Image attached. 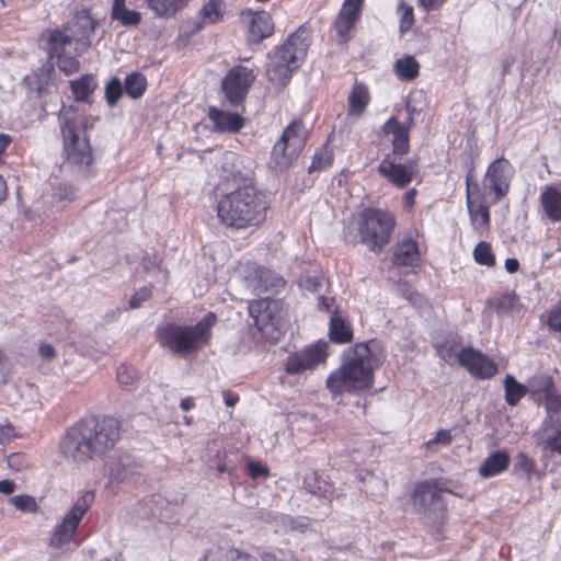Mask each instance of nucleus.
<instances>
[{
	"instance_id": "obj_1",
	"label": "nucleus",
	"mask_w": 561,
	"mask_h": 561,
	"mask_svg": "<svg viewBox=\"0 0 561 561\" xmlns=\"http://www.w3.org/2000/svg\"><path fill=\"white\" fill-rule=\"evenodd\" d=\"M121 438V424L113 416H92L70 426L59 443L62 456L77 463L104 457Z\"/></svg>"
},
{
	"instance_id": "obj_2",
	"label": "nucleus",
	"mask_w": 561,
	"mask_h": 561,
	"mask_svg": "<svg viewBox=\"0 0 561 561\" xmlns=\"http://www.w3.org/2000/svg\"><path fill=\"white\" fill-rule=\"evenodd\" d=\"M266 209L265 196L252 183L222 194L216 205L219 221L234 229L257 226L265 219Z\"/></svg>"
},
{
	"instance_id": "obj_3",
	"label": "nucleus",
	"mask_w": 561,
	"mask_h": 561,
	"mask_svg": "<svg viewBox=\"0 0 561 561\" xmlns=\"http://www.w3.org/2000/svg\"><path fill=\"white\" fill-rule=\"evenodd\" d=\"M374 359L368 343H357L343 352V364L327 379L333 394L359 392L374 385Z\"/></svg>"
},
{
	"instance_id": "obj_4",
	"label": "nucleus",
	"mask_w": 561,
	"mask_h": 561,
	"mask_svg": "<svg viewBox=\"0 0 561 561\" xmlns=\"http://www.w3.org/2000/svg\"><path fill=\"white\" fill-rule=\"evenodd\" d=\"M309 45L308 30L301 25L271 57L265 71L268 81L285 85L306 58Z\"/></svg>"
},
{
	"instance_id": "obj_5",
	"label": "nucleus",
	"mask_w": 561,
	"mask_h": 561,
	"mask_svg": "<svg viewBox=\"0 0 561 561\" xmlns=\"http://www.w3.org/2000/svg\"><path fill=\"white\" fill-rule=\"evenodd\" d=\"M216 320V314L208 312L195 325L167 324L159 331L161 343L175 354L188 355L209 342Z\"/></svg>"
},
{
	"instance_id": "obj_6",
	"label": "nucleus",
	"mask_w": 561,
	"mask_h": 561,
	"mask_svg": "<svg viewBox=\"0 0 561 561\" xmlns=\"http://www.w3.org/2000/svg\"><path fill=\"white\" fill-rule=\"evenodd\" d=\"M396 227L392 213L381 208H365L358 216L357 231L359 242L373 252H381L389 244Z\"/></svg>"
},
{
	"instance_id": "obj_7",
	"label": "nucleus",
	"mask_w": 561,
	"mask_h": 561,
	"mask_svg": "<svg viewBox=\"0 0 561 561\" xmlns=\"http://www.w3.org/2000/svg\"><path fill=\"white\" fill-rule=\"evenodd\" d=\"M444 491L434 481H424L414 486L411 495L412 512L428 525L443 523L447 515Z\"/></svg>"
},
{
	"instance_id": "obj_8",
	"label": "nucleus",
	"mask_w": 561,
	"mask_h": 561,
	"mask_svg": "<svg viewBox=\"0 0 561 561\" xmlns=\"http://www.w3.org/2000/svg\"><path fill=\"white\" fill-rule=\"evenodd\" d=\"M93 501L94 493L91 491L84 492L76 501L71 510L64 516L61 523L54 529L49 538V546L51 548L62 549L72 540L80 520L92 505Z\"/></svg>"
},
{
	"instance_id": "obj_9",
	"label": "nucleus",
	"mask_w": 561,
	"mask_h": 561,
	"mask_svg": "<svg viewBox=\"0 0 561 561\" xmlns=\"http://www.w3.org/2000/svg\"><path fill=\"white\" fill-rule=\"evenodd\" d=\"M215 170L219 176V181L215 183L216 190H220L222 185L229 183L236 187L249 184L248 182L251 183L253 176L252 162L249 161L247 165L243 159L230 151L222 154L216 163Z\"/></svg>"
},
{
	"instance_id": "obj_10",
	"label": "nucleus",
	"mask_w": 561,
	"mask_h": 561,
	"mask_svg": "<svg viewBox=\"0 0 561 561\" xmlns=\"http://www.w3.org/2000/svg\"><path fill=\"white\" fill-rule=\"evenodd\" d=\"M255 79L256 73L253 69L241 65L232 67L221 81L226 101L231 106L242 105Z\"/></svg>"
},
{
	"instance_id": "obj_11",
	"label": "nucleus",
	"mask_w": 561,
	"mask_h": 561,
	"mask_svg": "<svg viewBox=\"0 0 561 561\" xmlns=\"http://www.w3.org/2000/svg\"><path fill=\"white\" fill-rule=\"evenodd\" d=\"M328 358V343L318 341L306 348L288 355L285 363V371L288 375H299L313 369Z\"/></svg>"
},
{
	"instance_id": "obj_12",
	"label": "nucleus",
	"mask_w": 561,
	"mask_h": 561,
	"mask_svg": "<svg viewBox=\"0 0 561 561\" xmlns=\"http://www.w3.org/2000/svg\"><path fill=\"white\" fill-rule=\"evenodd\" d=\"M249 313L261 330L268 327L278 329L285 318L283 301L264 297L249 302Z\"/></svg>"
},
{
	"instance_id": "obj_13",
	"label": "nucleus",
	"mask_w": 561,
	"mask_h": 561,
	"mask_svg": "<svg viewBox=\"0 0 561 561\" xmlns=\"http://www.w3.org/2000/svg\"><path fill=\"white\" fill-rule=\"evenodd\" d=\"M515 170L503 157L495 159L488 168L483 184L494 194V202H500L510 191Z\"/></svg>"
},
{
	"instance_id": "obj_14",
	"label": "nucleus",
	"mask_w": 561,
	"mask_h": 561,
	"mask_svg": "<svg viewBox=\"0 0 561 561\" xmlns=\"http://www.w3.org/2000/svg\"><path fill=\"white\" fill-rule=\"evenodd\" d=\"M248 287L257 295L278 294L285 287V280L273 271L265 267H254L245 276Z\"/></svg>"
},
{
	"instance_id": "obj_15",
	"label": "nucleus",
	"mask_w": 561,
	"mask_h": 561,
	"mask_svg": "<svg viewBox=\"0 0 561 561\" xmlns=\"http://www.w3.org/2000/svg\"><path fill=\"white\" fill-rule=\"evenodd\" d=\"M456 358L470 374L483 379L493 377L497 371L496 365L489 357L470 347L462 348Z\"/></svg>"
},
{
	"instance_id": "obj_16",
	"label": "nucleus",
	"mask_w": 561,
	"mask_h": 561,
	"mask_svg": "<svg viewBox=\"0 0 561 561\" xmlns=\"http://www.w3.org/2000/svg\"><path fill=\"white\" fill-rule=\"evenodd\" d=\"M96 21L92 18L89 9L77 11L72 21L68 25V30L72 41L80 43L82 46H90V37L94 34Z\"/></svg>"
},
{
	"instance_id": "obj_17",
	"label": "nucleus",
	"mask_w": 561,
	"mask_h": 561,
	"mask_svg": "<svg viewBox=\"0 0 561 561\" xmlns=\"http://www.w3.org/2000/svg\"><path fill=\"white\" fill-rule=\"evenodd\" d=\"M379 173L398 187H405L412 181L414 164L409 162L401 164L387 156L378 165Z\"/></svg>"
},
{
	"instance_id": "obj_18",
	"label": "nucleus",
	"mask_w": 561,
	"mask_h": 561,
	"mask_svg": "<svg viewBox=\"0 0 561 561\" xmlns=\"http://www.w3.org/2000/svg\"><path fill=\"white\" fill-rule=\"evenodd\" d=\"M302 151V142H275L271 153L270 167L275 172H284L297 160Z\"/></svg>"
},
{
	"instance_id": "obj_19",
	"label": "nucleus",
	"mask_w": 561,
	"mask_h": 561,
	"mask_svg": "<svg viewBox=\"0 0 561 561\" xmlns=\"http://www.w3.org/2000/svg\"><path fill=\"white\" fill-rule=\"evenodd\" d=\"M108 478L111 482L123 483L138 473L139 466L129 454L113 456L107 462Z\"/></svg>"
},
{
	"instance_id": "obj_20",
	"label": "nucleus",
	"mask_w": 561,
	"mask_h": 561,
	"mask_svg": "<svg viewBox=\"0 0 561 561\" xmlns=\"http://www.w3.org/2000/svg\"><path fill=\"white\" fill-rule=\"evenodd\" d=\"M41 41L43 49L48 54L49 59H56L66 54V47L72 42L69 35L58 28L43 32Z\"/></svg>"
},
{
	"instance_id": "obj_21",
	"label": "nucleus",
	"mask_w": 561,
	"mask_h": 561,
	"mask_svg": "<svg viewBox=\"0 0 561 561\" xmlns=\"http://www.w3.org/2000/svg\"><path fill=\"white\" fill-rule=\"evenodd\" d=\"M273 32L274 23L271 15L265 11L256 12L250 22L248 42L259 44L270 37Z\"/></svg>"
},
{
	"instance_id": "obj_22",
	"label": "nucleus",
	"mask_w": 561,
	"mask_h": 561,
	"mask_svg": "<svg viewBox=\"0 0 561 561\" xmlns=\"http://www.w3.org/2000/svg\"><path fill=\"white\" fill-rule=\"evenodd\" d=\"M66 160L80 170L89 168L93 157L90 142H65Z\"/></svg>"
},
{
	"instance_id": "obj_23",
	"label": "nucleus",
	"mask_w": 561,
	"mask_h": 561,
	"mask_svg": "<svg viewBox=\"0 0 561 561\" xmlns=\"http://www.w3.org/2000/svg\"><path fill=\"white\" fill-rule=\"evenodd\" d=\"M208 116L210 121L214 123L215 128L218 131H239L244 123L242 116L238 113H230L218 110L216 107H210Z\"/></svg>"
},
{
	"instance_id": "obj_24",
	"label": "nucleus",
	"mask_w": 561,
	"mask_h": 561,
	"mask_svg": "<svg viewBox=\"0 0 561 561\" xmlns=\"http://www.w3.org/2000/svg\"><path fill=\"white\" fill-rule=\"evenodd\" d=\"M510 460V455L505 450L493 451L480 465L479 474L484 479L492 478L505 471Z\"/></svg>"
},
{
	"instance_id": "obj_25",
	"label": "nucleus",
	"mask_w": 561,
	"mask_h": 561,
	"mask_svg": "<svg viewBox=\"0 0 561 561\" xmlns=\"http://www.w3.org/2000/svg\"><path fill=\"white\" fill-rule=\"evenodd\" d=\"M420 261L417 243L411 239L398 243L393 251L392 263L398 266H416Z\"/></svg>"
},
{
	"instance_id": "obj_26",
	"label": "nucleus",
	"mask_w": 561,
	"mask_h": 561,
	"mask_svg": "<svg viewBox=\"0 0 561 561\" xmlns=\"http://www.w3.org/2000/svg\"><path fill=\"white\" fill-rule=\"evenodd\" d=\"M414 108L411 110L410 105H407V119L399 122L396 117L389 118L381 128L382 137H392V140H409V130L412 124V114Z\"/></svg>"
},
{
	"instance_id": "obj_27",
	"label": "nucleus",
	"mask_w": 561,
	"mask_h": 561,
	"mask_svg": "<svg viewBox=\"0 0 561 561\" xmlns=\"http://www.w3.org/2000/svg\"><path fill=\"white\" fill-rule=\"evenodd\" d=\"M225 3L222 0H209L198 11V21L194 22L193 32L196 33L203 28L204 24H214L222 19Z\"/></svg>"
},
{
	"instance_id": "obj_28",
	"label": "nucleus",
	"mask_w": 561,
	"mask_h": 561,
	"mask_svg": "<svg viewBox=\"0 0 561 561\" xmlns=\"http://www.w3.org/2000/svg\"><path fill=\"white\" fill-rule=\"evenodd\" d=\"M360 12L357 9L342 8L336 16L334 28L342 43L350 39V32L359 20Z\"/></svg>"
},
{
	"instance_id": "obj_29",
	"label": "nucleus",
	"mask_w": 561,
	"mask_h": 561,
	"mask_svg": "<svg viewBox=\"0 0 561 561\" xmlns=\"http://www.w3.org/2000/svg\"><path fill=\"white\" fill-rule=\"evenodd\" d=\"M329 337L333 343L345 344L352 341L353 330L347 320L333 312L329 323Z\"/></svg>"
},
{
	"instance_id": "obj_30",
	"label": "nucleus",
	"mask_w": 561,
	"mask_h": 561,
	"mask_svg": "<svg viewBox=\"0 0 561 561\" xmlns=\"http://www.w3.org/2000/svg\"><path fill=\"white\" fill-rule=\"evenodd\" d=\"M60 129L62 134V140H80L81 134L80 128L83 122V117H81L77 111L68 110L65 111L60 117Z\"/></svg>"
},
{
	"instance_id": "obj_31",
	"label": "nucleus",
	"mask_w": 561,
	"mask_h": 561,
	"mask_svg": "<svg viewBox=\"0 0 561 561\" xmlns=\"http://www.w3.org/2000/svg\"><path fill=\"white\" fill-rule=\"evenodd\" d=\"M191 0H146V4L156 18L168 19L183 10Z\"/></svg>"
},
{
	"instance_id": "obj_32",
	"label": "nucleus",
	"mask_w": 561,
	"mask_h": 561,
	"mask_svg": "<svg viewBox=\"0 0 561 561\" xmlns=\"http://www.w3.org/2000/svg\"><path fill=\"white\" fill-rule=\"evenodd\" d=\"M466 185H467V207L470 214L471 219L474 221L480 217L481 225L486 227L490 224V213L486 206L482 204L476 205L472 195L474 192H479V186L477 183L471 184V173H468L466 176Z\"/></svg>"
},
{
	"instance_id": "obj_33",
	"label": "nucleus",
	"mask_w": 561,
	"mask_h": 561,
	"mask_svg": "<svg viewBox=\"0 0 561 561\" xmlns=\"http://www.w3.org/2000/svg\"><path fill=\"white\" fill-rule=\"evenodd\" d=\"M542 208L552 221L561 220V191L548 186L540 195Z\"/></svg>"
},
{
	"instance_id": "obj_34",
	"label": "nucleus",
	"mask_w": 561,
	"mask_h": 561,
	"mask_svg": "<svg viewBox=\"0 0 561 561\" xmlns=\"http://www.w3.org/2000/svg\"><path fill=\"white\" fill-rule=\"evenodd\" d=\"M304 489L320 499L330 501L332 495L331 485L323 480L316 471H308L302 481Z\"/></svg>"
},
{
	"instance_id": "obj_35",
	"label": "nucleus",
	"mask_w": 561,
	"mask_h": 561,
	"mask_svg": "<svg viewBox=\"0 0 561 561\" xmlns=\"http://www.w3.org/2000/svg\"><path fill=\"white\" fill-rule=\"evenodd\" d=\"M70 88L76 102H89L91 94L98 88V82L92 73H87L71 80Z\"/></svg>"
},
{
	"instance_id": "obj_36",
	"label": "nucleus",
	"mask_w": 561,
	"mask_h": 561,
	"mask_svg": "<svg viewBox=\"0 0 561 561\" xmlns=\"http://www.w3.org/2000/svg\"><path fill=\"white\" fill-rule=\"evenodd\" d=\"M529 393L536 401L541 402L549 392L556 389L554 381L551 376L547 374H537L527 380Z\"/></svg>"
},
{
	"instance_id": "obj_37",
	"label": "nucleus",
	"mask_w": 561,
	"mask_h": 561,
	"mask_svg": "<svg viewBox=\"0 0 561 561\" xmlns=\"http://www.w3.org/2000/svg\"><path fill=\"white\" fill-rule=\"evenodd\" d=\"M111 18L124 26H137L141 22V14L127 9L125 0L113 1Z\"/></svg>"
},
{
	"instance_id": "obj_38",
	"label": "nucleus",
	"mask_w": 561,
	"mask_h": 561,
	"mask_svg": "<svg viewBox=\"0 0 561 561\" xmlns=\"http://www.w3.org/2000/svg\"><path fill=\"white\" fill-rule=\"evenodd\" d=\"M163 501L160 496L151 495L140 501L135 507V514L141 519H151L159 515Z\"/></svg>"
},
{
	"instance_id": "obj_39",
	"label": "nucleus",
	"mask_w": 561,
	"mask_h": 561,
	"mask_svg": "<svg viewBox=\"0 0 561 561\" xmlns=\"http://www.w3.org/2000/svg\"><path fill=\"white\" fill-rule=\"evenodd\" d=\"M368 103V93L366 87L355 84L348 96V112L352 115L359 116L365 112Z\"/></svg>"
},
{
	"instance_id": "obj_40",
	"label": "nucleus",
	"mask_w": 561,
	"mask_h": 561,
	"mask_svg": "<svg viewBox=\"0 0 561 561\" xmlns=\"http://www.w3.org/2000/svg\"><path fill=\"white\" fill-rule=\"evenodd\" d=\"M333 162V149L329 142H324L319 147L312 157V162L308 168L309 173L322 171L332 165Z\"/></svg>"
},
{
	"instance_id": "obj_41",
	"label": "nucleus",
	"mask_w": 561,
	"mask_h": 561,
	"mask_svg": "<svg viewBox=\"0 0 561 561\" xmlns=\"http://www.w3.org/2000/svg\"><path fill=\"white\" fill-rule=\"evenodd\" d=\"M393 68L401 80L412 81L419 75L420 65L413 56H407L396 60Z\"/></svg>"
},
{
	"instance_id": "obj_42",
	"label": "nucleus",
	"mask_w": 561,
	"mask_h": 561,
	"mask_svg": "<svg viewBox=\"0 0 561 561\" xmlns=\"http://www.w3.org/2000/svg\"><path fill=\"white\" fill-rule=\"evenodd\" d=\"M505 388V401L508 405H516L519 400L527 393V385H523L516 381V379L507 375L504 380Z\"/></svg>"
},
{
	"instance_id": "obj_43",
	"label": "nucleus",
	"mask_w": 561,
	"mask_h": 561,
	"mask_svg": "<svg viewBox=\"0 0 561 561\" xmlns=\"http://www.w3.org/2000/svg\"><path fill=\"white\" fill-rule=\"evenodd\" d=\"M124 91L133 99L141 96L147 87V80L140 72L128 75L124 82Z\"/></svg>"
},
{
	"instance_id": "obj_44",
	"label": "nucleus",
	"mask_w": 561,
	"mask_h": 561,
	"mask_svg": "<svg viewBox=\"0 0 561 561\" xmlns=\"http://www.w3.org/2000/svg\"><path fill=\"white\" fill-rule=\"evenodd\" d=\"M499 316L508 314L519 309L518 297L514 293H505L495 301L491 302Z\"/></svg>"
},
{
	"instance_id": "obj_45",
	"label": "nucleus",
	"mask_w": 561,
	"mask_h": 561,
	"mask_svg": "<svg viewBox=\"0 0 561 561\" xmlns=\"http://www.w3.org/2000/svg\"><path fill=\"white\" fill-rule=\"evenodd\" d=\"M309 137V129L302 121L291 122L283 131L278 140H307Z\"/></svg>"
},
{
	"instance_id": "obj_46",
	"label": "nucleus",
	"mask_w": 561,
	"mask_h": 561,
	"mask_svg": "<svg viewBox=\"0 0 561 561\" xmlns=\"http://www.w3.org/2000/svg\"><path fill=\"white\" fill-rule=\"evenodd\" d=\"M474 261L480 265L493 266L495 257L491 251L490 243L480 241L473 249Z\"/></svg>"
},
{
	"instance_id": "obj_47",
	"label": "nucleus",
	"mask_w": 561,
	"mask_h": 561,
	"mask_svg": "<svg viewBox=\"0 0 561 561\" xmlns=\"http://www.w3.org/2000/svg\"><path fill=\"white\" fill-rule=\"evenodd\" d=\"M124 91L123 83L117 77H113L105 85V99L110 107L117 104Z\"/></svg>"
},
{
	"instance_id": "obj_48",
	"label": "nucleus",
	"mask_w": 561,
	"mask_h": 561,
	"mask_svg": "<svg viewBox=\"0 0 561 561\" xmlns=\"http://www.w3.org/2000/svg\"><path fill=\"white\" fill-rule=\"evenodd\" d=\"M398 11L401 14L400 18V33L404 34L411 30L414 23V13L413 8L409 4H405L403 1L399 3Z\"/></svg>"
},
{
	"instance_id": "obj_49",
	"label": "nucleus",
	"mask_w": 561,
	"mask_h": 561,
	"mask_svg": "<svg viewBox=\"0 0 561 561\" xmlns=\"http://www.w3.org/2000/svg\"><path fill=\"white\" fill-rule=\"evenodd\" d=\"M58 68L67 76L77 72L80 68L78 58L70 54H64L56 58Z\"/></svg>"
},
{
	"instance_id": "obj_50",
	"label": "nucleus",
	"mask_w": 561,
	"mask_h": 561,
	"mask_svg": "<svg viewBox=\"0 0 561 561\" xmlns=\"http://www.w3.org/2000/svg\"><path fill=\"white\" fill-rule=\"evenodd\" d=\"M54 65L47 62L41 67V77L45 79V85L37 84V94H41L43 91L50 92L51 88H55L54 83Z\"/></svg>"
},
{
	"instance_id": "obj_51",
	"label": "nucleus",
	"mask_w": 561,
	"mask_h": 561,
	"mask_svg": "<svg viewBox=\"0 0 561 561\" xmlns=\"http://www.w3.org/2000/svg\"><path fill=\"white\" fill-rule=\"evenodd\" d=\"M542 400L546 412L561 413V393L557 389L549 392Z\"/></svg>"
},
{
	"instance_id": "obj_52",
	"label": "nucleus",
	"mask_w": 561,
	"mask_h": 561,
	"mask_svg": "<svg viewBox=\"0 0 561 561\" xmlns=\"http://www.w3.org/2000/svg\"><path fill=\"white\" fill-rule=\"evenodd\" d=\"M10 502L22 512H35V500L30 495H15L10 499Z\"/></svg>"
},
{
	"instance_id": "obj_53",
	"label": "nucleus",
	"mask_w": 561,
	"mask_h": 561,
	"mask_svg": "<svg viewBox=\"0 0 561 561\" xmlns=\"http://www.w3.org/2000/svg\"><path fill=\"white\" fill-rule=\"evenodd\" d=\"M547 323L551 331L561 332V299L549 311Z\"/></svg>"
},
{
	"instance_id": "obj_54",
	"label": "nucleus",
	"mask_w": 561,
	"mask_h": 561,
	"mask_svg": "<svg viewBox=\"0 0 561 561\" xmlns=\"http://www.w3.org/2000/svg\"><path fill=\"white\" fill-rule=\"evenodd\" d=\"M541 430L548 431H560L561 430V416L558 413L546 412V417L542 421Z\"/></svg>"
},
{
	"instance_id": "obj_55",
	"label": "nucleus",
	"mask_w": 561,
	"mask_h": 561,
	"mask_svg": "<svg viewBox=\"0 0 561 561\" xmlns=\"http://www.w3.org/2000/svg\"><path fill=\"white\" fill-rule=\"evenodd\" d=\"M152 295L150 287H142L138 291H136L131 298L129 299V308L130 309H137L139 308L142 302L148 300Z\"/></svg>"
},
{
	"instance_id": "obj_56",
	"label": "nucleus",
	"mask_w": 561,
	"mask_h": 561,
	"mask_svg": "<svg viewBox=\"0 0 561 561\" xmlns=\"http://www.w3.org/2000/svg\"><path fill=\"white\" fill-rule=\"evenodd\" d=\"M117 380L121 385H131L136 380V373L133 368L121 365L117 369Z\"/></svg>"
},
{
	"instance_id": "obj_57",
	"label": "nucleus",
	"mask_w": 561,
	"mask_h": 561,
	"mask_svg": "<svg viewBox=\"0 0 561 561\" xmlns=\"http://www.w3.org/2000/svg\"><path fill=\"white\" fill-rule=\"evenodd\" d=\"M453 435L449 430H439L435 436L426 442V447L431 448L433 445H444L447 446L451 443Z\"/></svg>"
},
{
	"instance_id": "obj_58",
	"label": "nucleus",
	"mask_w": 561,
	"mask_h": 561,
	"mask_svg": "<svg viewBox=\"0 0 561 561\" xmlns=\"http://www.w3.org/2000/svg\"><path fill=\"white\" fill-rule=\"evenodd\" d=\"M543 444L547 450L561 456V430L554 432L552 435H547Z\"/></svg>"
},
{
	"instance_id": "obj_59",
	"label": "nucleus",
	"mask_w": 561,
	"mask_h": 561,
	"mask_svg": "<svg viewBox=\"0 0 561 561\" xmlns=\"http://www.w3.org/2000/svg\"><path fill=\"white\" fill-rule=\"evenodd\" d=\"M248 473L251 478L257 479L268 476V469L260 462L250 461L248 462Z\"/></svg>"
},
{
	"instance_id": "obj_60",
	"label": "nucleus",
	"mask_w": 561,
	"mask_h": 561,
	"mask_svg": "<svg viewBox=\"0 0 561 561\" xmlns=\"http://www.w3.org/2000/svg\"><path fill=\"white\" fill-rule=\"evenodd\" d=\"M55 196L59 201H71L75 197V188L71 185H60L55 191Z\"/></svg>"
},
{
	"instance_id": "obj_61",
	"label": "nucleus",
	"mask_w": 561,
	"mask_h": 561,
	"mask_svg": "<svg viewBox=\"0 0 561 561\" xmlns=\"http://www.w3.org/2000/svg\"><path fill=\"white\" fill-rule=\"evenodd\" d=\"M300 287L309 291H318L320 287V280L317 277L306 276L300 279Z\"/></svg>"
},
{
	"instance_id": "obj_62",
	"label": "nucleus",
	"mask_w": 561,
	"mask_h": 561,
	"mask_svg": "<svg viewBox=\"0 0 561 561\" xmlns=\"http://www.w3.org/2000/svg\"><path fill=\"white\" fill-rule=\"evenodd\" d=\"M260 557L262 561H280L289 559V556H286L280 549L277 551H263Z\"/></svg>"
},
{
	"instance_id": "obj_63",
	"label": "nucleus",
	"mask_w": 561,
	"mask_h": 561,
	"mask_svg": "<svg viewBox=\"0 0 561 561\" xmlns=\"http://www.w3.org/2000/svg\"><path fill=\"white\" fill-rule=\"evenodd\" d=\"M38 353L44 359H51L55 357L56 352L53 345L43 343L38 347Z\"/></svg>"
},
{
	"instance_id": "obj_64",
	"label": "nucleus",
	"mask_w": 561,
	"mask_h": 561,
	"mask_svg": "<svg viewBox=\"0 0 561 561\" xmlns=\"http://www.w3.org/2000/svg\"><path fill=\"white\" fill-rule=\"evenodd\" d=\"M230 561H257L256 558L238 549L231 551Z\"/></svg>"
}]
</instances>
